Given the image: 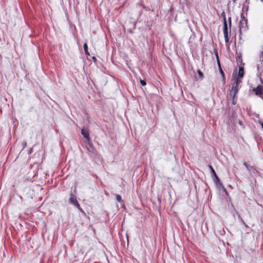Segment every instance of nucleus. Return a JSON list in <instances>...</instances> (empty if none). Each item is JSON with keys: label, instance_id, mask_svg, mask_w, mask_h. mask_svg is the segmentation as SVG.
Here are the masks:
<instances>
[{"label": "nucleus", "instance_id": "nucleus-1", "mask_svg": "<svg viewBox=\"0 0 263 263\" xmlns=\"http://www.w3.org/2000/svg\"><path fill=\"white\" fill-rule=\"evenodd\" d=\"M69 203L74 206H75L76 208H77L79 210L82 211V209L80 206V204L78 202L76 197L74 196V195L72 193H70V196L69 198Z\"/></svg>", "mask_w": 263, "mask_h": 263}, {"label": "nucleus", "instance_id": "nucleus-2", "mask_svg": "<svg viewBox=\"0 0 263 263\" xmlns=\"http://www.w3.org/2000/svg\"><path fill=\"white\" fill-rule=\"evenodd\" d=\"M235 82V85L233 86L232 88V91L234 92V97H236V95L238 93L239 88H238V85L241 83V80H238V78L234 79Z\"/></svg>", "mask_w": 263, "mask_h": 263}, {"label": "nucleus", "instance_id": "nucleus-3", "mask_svg": "<svg viewBox=\"0 0 263 263\" xmlns=\"http://www.w3.org/2000/svg\"><path fill=\"white\" fill-rule=\"evenodd\" d=\"M247 20L245 18L239 22V30L240 32L245 31L247 29Z\"/></svg>", "mask_w": 263, "mask_h": 263}, {"label": "nucleus", "instance_id": "nucleus-4", "mask_svg": "<svg viewBox=\"0 0 263 263\" xmlns=\"http://www.w3.org/2000/svg\"><path fill=\"white\" fill-rule=\"evenodd\" d=\"M244 76V69L242 67H239V71L237 74L234 77V79L238 78V80H240Z\"/></svg>", "mask_w": 263, "mask_h": 263}, {"label": "nucleus", "instance_id": "nucleus-5", "mask_svg": "<svg viewBox=\"0 0 263 263\" xmlns=\"http://www.w3.org/2000/svg\"><path fill=\"white\" fill-rule=\"evenodd\" d=\"M81 134L83 135L84 138H85L87 140V141H90V138L89 137V133L88 129L86 128L82 129Z\"/></svg>", "mask_w": 263, "mask_h": 263}, {"label": "nucleus", "instance_id": "nucleus-6", "mask_svg": "<svg viewBox=\"0 0 263 263\" xmlns=\"http://www.w3.org/2000/svg\"><path fill=\"white\" fill-rule=\"evenodd\" d=\"M256 95L261 96L263 95V86H258L256 88L253 89Z\"/></svg>", "mask_w": 263, "mask_h": 263}, {"label": "nucleus", "instance_id": "nucleus-7", "mask_svg": "<svg viewBox=\"0 0 263 263\" xmlns=\"http://www.w3.org/2000/svg\"><path fill=\"white\" fill-rule=\"evenodd\" d=\"M88 143L87 149L88 151L91 153H95L96 152L95 148L93 147L92 143L91 142V139L90 141H87Z\"/></svg>", "mask_w": 263, "mask_h": 263}, {"label": "nucleus", "instance_id": "nucleus-8", "mask_svg": "<svg viewBox=\"0 0 263 263\" xmlns=\"http://www.w3.org/2000/svg\"><path fill=\"white\" fill-rule=\"evenodd\" d=\"M209 167L211 169L212 175L215 176L216 179L217 180L216 181H220L219 178H218L217 176L216 175V174L214 170L212 167V166L211 165H209Z\"/></svg>", "mask_w": 263, "mask_h": 263}, {"label": "nucleus", "instance_id": "nucleus-9", "mask_svg": "<svg viewBox=\"0 0 263 263\" xmlns=\"http://www.w3.org/2000/svg\"><path fill=\"white\" fill-rule=\"evenodd\" d=\"M223 34L228 33V29L227 22H223Z\"/></svg>", "mask_w": 263, "mask_h": 263}, {"label": "nucleus", "instance_id": "nucleus-10", "mask_svg": "<svg viewBox=\"0 0 263 263\" xmlns=\"http://www.w3.org/2000/svg\"><path fill=\"white\" fill-rule=\"evenodd\" d=\"M214 53H215V56L216 57L217 64L219 65L220 61H219V57H218V51L216 49H214Z\"/></svg>", "mask_w": 263, "mask_h": 263}, {"label": "nucleus", "instance_id": "nucleus-11", "mask_svg": "<svg viewBox=\"0 0 263 263\" xmlns=\"http://www.w3.org/2000/svg\"><path fill=\"white\" fill-rule=\"evenodd\" d=\"M218 68H219V72L220 73L221 76L223 77V78L224 79V72L221 67V66H220V63H219V65H218Z\"/></svg>", "mask_w": 263, "mask_h": 263}, {"label": "nucleus", "instance_id": "nucleus-12", "mask_svg": "<svg viewBox=\"0 0 263 263\" xmlns=\"http://www.w3.org/2000/svg\"><path fill=\"white\" fill-rule=\"evenodd\" d=\"M116 200L121 203H123V201L122 200L121 197L119 195H117L116 197Z\"/></svg>", "mask_w": 263, "mask_h": 263}, {"label": "nucleus", "instance_id": "nucleus-13", "mask_svg": "<svg viewBox=\"0 0 263 263\" xmlns=\"http://www.w3.org/2000/svg\"><path fill=\"white\" fill-rule=\"evenodd\" d=\"M243 165L245 166V167H246V168L247 169V170H248V171H251V168H252V166H249V165L247 164V162H243Z\"/></svg>", "mask_w": 263, "mask_h": 263}, {"label": "nucleus", "instance_id": "nucleus-14", "mask_svg": "<svg viewBox=\"0 0 263 263\" xmlns=\"http://www.w3.org/2000/svg\"><path fill=\"white\" fill-rule=\"evenodd\" d=\"M83 47H84V51L85 52V53L86 54H89L88 52V50H87V45L86 43H85L84 44Z\"/></svg>", "mask_w": 263, "mask_h": 263}, {"label": "nucleus", "instance_id": "nucleus-15", "mask_svg": "<svg viewBox=\"0 0 263 263\" xmlns=\"http://www.w3.org/2000/svg\"><path fill=\"white\" fill-rule=\"evenodd\" d=\"M224 37L226 43H228L229 40V36H228V33L224 34Z\"/></svg>", "mask_w": 263, "mask_h": 263}, {"label": "nucleus", "instance_id": "nucleus-16", "mask_svg": "<svg viewBox=\"0 0 263 263\" xmlns=\"http://www.w3.org/2000/svg\"><path fill=\"white\" fill-rule=\"evenodd\" d=\"M221 15V16L223 18V22H227L226 16L225 12L224 11L222 12Z\"/></svg>", "mask_w": 263, "mask_h": 263}, {"label": "nucleus", "instance_id": "nucleus-17", "mask_svg": "<svg viewBox=\"0 0 263 263\" xmlns=\"http://www.w3.org/2000/svg\"><path fill=\"white\" fill-rule=\"evenodd\" d=\"M140 83L142 85V86H145L146 85V82L144 81V80H140Z\"/></svg>", "mask_w": 263, "mask_h": 263}, {"label": "nucleus", "instance_id": "nucleus-18", "mask_svg": "<svg viewBox=\"0 0 263 263\" xmlns=\"http://www.w3.org/2000/svg\"><path fill=\"white\" fill-rule=\"evenodd\" d=\"M198 73L199 74V75L202 78L203 77V74L202 73V72L201 71V70H198Z\"/></svg>", "mask_w": 263, "mask_h": 263}, {"label": "nucleus", "instance_id": "nucleus-19", "mask_svg": "<svg viewBox=\"0 0 263 263\" xmlns=\"http://www.w3.org/2000/svg\"><path fill=\"white\" fill-rule=\"evenodd\" d=\"M235 97H233V101H232V103L233 104H236V100L235 99Z\"/></svg>", "mask_w": 263, "mask_h": 263}, {"label": "nucleus", "instance_id": "nucleus-20", "mask_svg": "<svg viewBox=\"0 0 263 263\" xmlns=\"http://www.w3.org/2000/svg\"><path fill=\"white\" fill-rule=\"evenodd\" d=\"M216 185L217 186H218L219 185L222 186V183H221V182H220V181L216 182Z\"/></svg>", "mask_w": 263, "mask_h": 263}, {"label": "nucleus", "instance_id": "nucleus-21", "mask_svg": "<svg viewBox=\"0 0 263 263\" xmlns=\"http://www.w3.org/2000/svg\"><path fill=\"white\" fill-rule=\"evenodd\" d=\"M228 20H229V26L230 27H231V17H229L228 18Z\"/></svg>", "mask_w": 263, "mask_h": 263}, {"label": "nucleus", "instance_id": "nucleus-22", "mask_svg": "<svg viewBox=\"0 0 263 263\" xmlns=\"http://www.w3.org/2000/svg\"><path fill=\"white\" fill-rule=\"evenodd\" d=\"M259 123H260V125H261V127H262V128L263 129V122H260Z\"/></svg>", "mask_w": 263, "mask_h": 263}, {"label": "nucleus", "instance_id": "nucleus-23", "mask_svg": "<svg viewBox=\"0 0 263 263\" xmlns=\"http://www.w3.org/2000/svg\"><path fill=\"white\" fill-rule=\"evenodd\" d=\"M232 1H233V2L234 3H236V0H232Z\"/></svg>", "mask_w": 263, "mask_h": 263}, {"label": "nucleus", "instance_id": "nucleus-24", "mask_svg": "<svg viewBox=\"0 0 263 263\" xmlns=\"http://www.w3.org/2000/svg\"><path fill=\"white\" fill-rule=\"evenodd\" d=\"M222 188L223 189V190H224L225 192H226L225 188H224V187H223V186H222Z\"/></svg>", "mask_w": 263, "mask_h": 263}, {"label": "nucleus", "instance_id": "nucleus-25", "mask_svg": "<svg viewBox=\"0 0 263 263\" xmlns=\"http://www.w3.org/2000/svg\"><path fill=\"white\" fill-rule=\"evenodd\" d=\"M241 123H242V122H241V121H239V123L240 124H241Z\"/></svg>", "mask_w": 263, "mask_h": 263}, {"label": "nucleus", "instance_id": "nucleus-26", "mask_svg": "<svg viewBox=\"0 0 263 263\" xmlns=\"http://www.w3.org/2000/svg\"><path fill=\"white\" fill-rule=\"evenodd\" d=\"M24 145L26 146V143H25V144H24Z\"/></svg>", "mask_w": 263, "mask_h": 263}, {"label": "nucleus", "instance_id": "nucleus-27", "mask_svg": "<svg viewBox=\"0 0 263 263\" xmlns=\"http://www.w3.org/2000/svg\"><path fill=\"white\" fill-rule=\"evenodd\" d=\"M24 145L26 146V143H25V144H24Z\"/></svg>", "mask_w": 263, "mask_h": 263}, {"label": "nucleus", "instance_id": "nucleus-28", "mask_svg": "<svg viewBox=\"0 0 263 263\" xmlns=\"http://www.w3.org/2000/svg\"><path fill=\"white\" fill-rule=\"evenodd\" d=\"M262 3H263V0H260Z\"/></svg>", "mask_w": 263, "mask_h": 263}]
</instances>
